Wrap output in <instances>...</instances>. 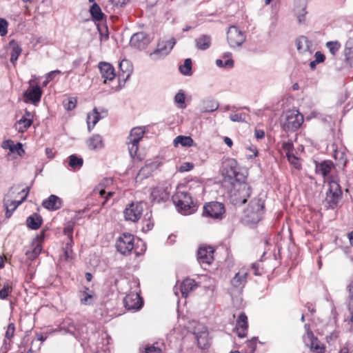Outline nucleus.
Returning a JSON list of instances; mask_svg holds the SVG:
<instances>
[{"instance_id":"nucleus-5","label":"nucleus","mask_w":353,"mask_h":353,"mask_svg":"<svg viewBox=\"0 0 353 353\" xmlns=\"http://www.w3.org/2000/svg\"><path fill=\"white\" fill-rule=\"evenodd\" d=\"M303 122V116L297 110L288 111L285 119L281 121V126L285 132L295 131Z\"/></svg>"},{"instance_id":"nucleus-28","label":"nucleus","mask_w":353,"mask_h":353,"mask_svg":"<svg viewBox=\"0 0 353 353\" xmlns=\"http://www.w3.org/2000/svg\"><path fill=\"white\" fill-rule=\"evenodd\" d=\"M197 287L194 280L186 279L183 281L180 285V291L183 297L186 298L188 294Z\"/></svg>"},{"instance_id":"nucleus-41","label":"nucleus","mask_w":353,"mask_h":353,"mask_svg":"<svg viewBox=\"0 0 353 353\" xmlns=\"http://www.w3.org/2000/svg\"><path fill=\"white\" fill-rule=\"evenodd\" d=\"M90 12L94 21H101L104 17L101 8L95 3L91 6Z\"/></svg>"},{"instance_id":"nucleus-33","label":"nucleus","mask_w":353,"mask_h":353,"mask_svg":"<svg viewBox=\"0 0 353 353\" xmlns=\"http://www.w3.org/2000/svg\"><path fill=\"white\" fill-rule=\"evenodd\" d=\"M39 236H37V239H34V241L32 242V250L27 251L26 253L28 258L30 260H34V259H36L39 255L42 250V245L39 240ZM40 238L41 239L42 236H41Z\"/></svg>"},{"instance_id":"nucleus-55","label":"nucleus","mask_w":353,"mask_h":353,"mask_svg":"<svg viewBox=\"0 0 353 353\" xmlns=\"http://www.w3.org/2000/svg\"><path fill=\"white\" fill-rule=\"evenodd\" d=\"M194 168V164L190 162H185L181 165L179 167V172H188L192 170Z\"/></svg>"},{"instance_id":"nucleus-3","label":"nucleus","mask_w":353,"mask_h":353,"mask_svg":"<svg viewBox=\"0 0 353 353\" xmlns=\"http://www.w3.org/2000/svg\"><path fill=\"white\" fill-rule=\"evenodd\" d=\"M248 269L243 267L231 279L228 291L232 299L239 298L242 294L248 281Z\"/></svg>"},{"instance_id":"nucleus-29","label":"nucleus","mask_w":353,"mask_h":353,"mask_svg":"<svg viewBox=\"0 0 353 353\" xmlns=\"http://www.w3.org/2000/svg\"><path fill=\"white\" fill-rule=\"evenodd\" d=\"M212 43V38L210 35L202 34L195 39V46L198 50H206Z\"/></svg>"},{"instance_id":"nucleus-61","label":"nucleus","mask_w":353,"mask_h":353,"mask_svg":"<svg viewBox=\"0 0 353 353\" xmlns=\"http://www.w3.org/2000/svg\"><path fill=\"white\" fill-rule=\"evenodd\" d=\"M111 3L117 7H122L128 3L129 0H110Z\"/></svg>"},{"instance_id":"nucleus-24","label":"nucleus","mask_w":353,"mask_h":353,"mask_svg":"<svg viewBox=\"0 0 353 353\" xmlns=\"http://www.w3.org/2000/svg\"><path fill=\"white\" fill-rule=\"evenodd\" d=\"M42 205L47 210L55 211L61 208L62 201L59 196L51 194L48 199L43 201Z\"/></svg>"},{"instance_id":"nucleus-11","label":"nucleus","mask_w":353,"mask_h":353,"mask_svg":"<svg viewBox=\"0 0 353 353\" xmlns=\"http://www.w3.org/2000/svg\"><path fill=\"white\" fill-rule=\"evenodd\" d=\"M225 212L224 205L222 203L214 201L204 205L203 215L212 219H222Z\"/></svg>"},{"instance_id":"nucleus-57","label":"nucleus","mask_w":353,"mask_h":353,"mask_svg":"<svg viewBox=\"0 0 353 353\" xmlns=\"http://www.w3.org/2000/svg\"><path fill=\"white\" fill-rule=\"evenodd\" d=\"M314 58L315 62H318L319 63L323 62L325 59V55L319 51L316 52Z\"/></svg>"},{"instance_id":"nucleus-34","label":"nucleus","mask_w":353,"mask_h":353,"mask_svg":"<svg viewBox=\"0 0 353 353\" xmlns=\"http://www.w3.org/2000/svg\"><path fill=\"white\" fill-rule=\"evenodd\" d=\"M43 222L42 217L37 213L28 216L26 219V223L28 228L32 230H37L40 228Z\"/></svg>"},{"instance_id":"nucleus-1","label":"nucleus","mask_w":353,"mask_h":353,"mask_svg":"<svg viewBox=\"0 0 353 353\" xmlns=\"http://www.w3.org/2000/svg\"><path fill=\"white\" fill-rule=\"evenodd\" d=\"M223 175L225 181H228L238 194H236V203H245L251 194L250 186L245 183L246 175L240 172L237 161L234 159H228L223 163Z\"/></svg>"},{"instance_id":"nucleus-63","label":"nucleus","mask_w":353,"mask_h":353,"mask_svg":"<svg viewBox=\"0 0 353 353\" xmlns=\"http://www.w3.org/2000/svg\"><path fill=\"white\" fill-rule=\"evenodd\" d=\"M73 225L71 224H68L64 228V234L68 235L70 239H72V234L73 232Z\"/></svg>"},{"instance_id":"nucleus-23","label":"nucleus","mask_w":353,"mask_h":353,"mask_svg":"<svg viewBox=\"0 0 353 353\" xmlns=\"http://www.w3.org/2000/svg\"><path fill=\"white\" fill-rule=\"evenodd\" d=\"M194 334L197 340L199 347L201 349H205L208 345V333L207 328L201 325V329H196Z\"/></svg>"},{"instance_id":"nucleus-54","label":"nucleus","mask_w":353,"mask_h":353,"mask_svg":"<svg viewBox=\"0 0 353 353\" xmlns=\"http://www.w3.org/2000/svg\"><path fill=\"white\" fill-rule=\"evenodd\" d=\"M8 21L2 18H0V35L5 36L8 32Z\"/></svg>"},{"instance_id":"nucleus-51","label":"nucleus","mask_w":353,"mask_h":353,"mask_svg":"<svg viewBox=\"0 0 353 353\" xmlns=\"http://www.w3.org/2000/svg\"><path fill=\"white\" fill-rule=\"evenodd\" d=\"M77 99L75 97L69 98L68 100H65L63 102V107L68 111L72 110L77 105Z\"/></svg>"},{"instance_id":"nucleus-58","label":"nucleus","mask_w":353,"mask_h":353,"mask_svg":"<svg viewBox=\"0 0 353 353\" xmlns=\"http://www.w3.org/2000/svg\"><path fill=\"white\" fill-rule=\"evenodd\" d=\"M99 183L102 188L105 189L107 187L112 184V179L111 178H104Z\"/></svg>"},{"instance_id":"nucleus-8","label":"nucleus","mask_w":353,"mask_h":353,"mask_svg":"<svg viewBox=\"0 0 353 353\" xmlns=\"http://www.w3.org/2000/svg\"><path fill=\"white\" fill-rule=\"evenodd\" d=\"M35 81H29L28 88L23 92V101L26 103H32L37 105L41 101L43 91L39 85H34Z\"/></svg>"},{"instance_id":"nucleus-35","label":"nucleus","mask_w":353,"mask_h":353,"mask_svg":"<svg viewBox=\"0 0 353 353\" xmlns=\"http://www.w3.org/2000/svg\"><path fill=\"white\" fill-rule=\"evenodd\" d=\"M219 103L214 99H205L203 101L201 111L202 112H212L219 108Z\"/></svg>"},{"instance_id":"nucleus-10","label":"nucleus","mask_w":353,"mask_h":353,"mask_svg":"<svg viewBox=\"0 0 353 353\" xmlns=\"http://www.w3.org/2000/svg\"><path fill=\"white\" fill-rule=\"evenodd\" d=\"M134 247V237L130 233H123L117 240V250L123 255L129 254Z\"/></svg>"},{"instance_id":"nucleus-60","label":"nucleus","mask_w":353,"mask_h":353,"mask_svg":"<svg viewBox=\"0 0 353 353\" xmlns=\"http://www.w3.org/2000/svg\"><path fill=\"white\" fill-rule=\"evenodd\" d=\"M94 193H99L101 196L103 197L105 194V188H102V186L100 185V183H99L94 189L93 190Z\"/></svg>"},{"instance_id":"nucleus-48","label":"nucleus","mask_w":353,"mask_h":353,"mask_svg":"<svg viewBox=\"0 0 353 353\" xmlns=\"http://www.w3.org/2000/svg\"><path fill=\"white\" fill-rule=\"evenodd\" d=\"M12 292V287L9 282L3 284V288L0 290V299H6Z\"/></svg>"},{"instance_id":"nucleus-39","label":"nucleus","mask_w":353,"mask_h":353,"mask_svg":"<svg viewBox=\"0 0 353 353\" xmlns=\"http://www.w3.org/2000/svg\"><path fill=\"white\" fill-rule=\"evenodd\" d=\"M33 120L31 118L22 117L17 123V128L19 132H25L32 124Z\"/></svg>"},{"instance_id":"nucleus-7","label":"nucleus","mask_w":353,"mask_h":353,"mask_svg":"<svg viewBox=\"0 0 353 353\" xmlns=\"http://www.w3.org/2000/svg\"><path fill=\"white\" fill-rule=\"evenodd\" d=\"M328 189L326 192L325 201L332 208H335L342 198V190L339 181L332 179L327 182Z\"/></svg>"},{"instance_id":"nucleus-30","label":"nucleus","mask_w":353,"mask_h":353,"mask_svg":"<svg viewBox=\"0 0 353 353\" xmlns=\"http://www.w3.org/2000/svg\"><path fill=\"white\" fill-rule=\"evenodd\" d=\"M86 143L90 150H100L104 146L103 139L101 136L98 134L91 136L87 140Z\"/></svg>"},{"instance_id":"nucleus-38","label":"nucleus","mask_w":353,"mask_h":353,"mask_svg":"<svg viewBox=\"0 0 353 353\" xmlns=\"http://www.w3.org/2000/svg\"><path fill=\"white\" fill-rule=\"evenodd\" d=\"M68 165L73 170L80 169L83 164V159L77 157L76 154H71L68 157Z\"/></svg>"},{"instance_id":"nucleus-9","label":"nucleus","mask_w":353,"mask_h":353,"mask_svg":"<svg viewBox=\"0 0 353 353\" xmlns=\"http://www.w3.org/2000/svg\"><path fill=\"white\" fill-rule=\"evenodd\" d=\"M145 131L141 128H134L127 138V145L130 155L134 158L139 150V143L142 139Z\"/></svg>"},{"instance_id":"nucleus-13","label":"nucleus","mask_w":353,"mask_h":353,"mask_svg":"<svg viewBox=\"0 0 353 353\" xmlns=\"http://www.w3.org/2000/svg\"><path fill=\"white\" fill-rule=\"evenodd\" d=\"M143 210L142 202H133L129 204L123 212L125 219L132 222L137 221L142 215Z\"/></svg>"},{"instance_id":"nucleus-15","label":"nucleus","mask_w":353,"mask_h":353,"mask_svg":"<svg viewBox=\"0 0 353 353\" xmlns=\"http://www.w3.org/2000/svg\"><path fill=\"white\" fill-rule=\"evenodd\" d=\"M123 301L125 307L128 310H139L143 305V299L138 292H133L127 294Z\"/></svg>"},{"instance_id":"nucleus-49","label":"nucleus","mask_w":353,"mask_h":353,"mask_svg":"<svg viewBox=\"0 0 353 353\" xmlns=\"http://www.w3.org/2000/svg\"><path fill=\"white\" fill-rule=\"evenodd\" d=\"M185 96L182 90H179L174 97V102L178 104L179 108H184L185 105Z\"/></svg>"},{"instance_id":"nucleus-21","label":"nucleus","mask_w":353,"mask_h":353,"mask_svg":"<svg viewBox=\"0 0 353 353\" xmlns=\"http://www.w3.org/2000/svg\"><path fill=\"white\" fill-rule=\"evenodd\" d=\"M310 338H303V342L310 350L315 353H324L325 346L314 334H309Z\"/></svg>"},{"instance_id":"nucleus-37","label":"nucleus","mask_w":353,"mask_h":353,"mask_svg":"<svg viewBox=\"0 0 353 353\" xmlns=\"http://www.w3.org/2000/svg\"><path fill=\"white\" fill-rule=\"evenodd\" d=\"M194 143L193 139L189 137V136H182L179 135L177 136L174 139V145L175 146H178L179 145H181L182 146L185 147H190L192 146Z\"/></svg>"},{"instance_id":"nucleus-6","label":"nucleus","mask_w":353,"mask_h":353,"mask_svg":"<svg viewBox=\"0 0 353 353\" xmlns=\"http://www.w3.org/2000/svg\"><path fill=\"white\" fill-rule=\"evenodd\" d=\"M175 43L176 40L174 38L159 41L157 48L149 54L150 59L157 61L164 59L170 54Z\"/></svg>"},{"instance_id":"nucleus-22","label":"nucleus","mask_w":353,"mask_h":353,"mask_svg":"<svg viewBox=\"0 0 353 353\" xmlns=\"http://www.w3.org/2000/svg\"><path fill=\"white\" fill-rule=\"evenodd\" d=\"M248 327V317L245 313L241 312L236 320V332L240 338H244L246 336Z\"/></svg>"},{"instance_id":"nucleus-59","label":"nucleus","mask_w":353,"mask_h":353,"mask_svg":"<svg viewBox=\"0 0 353 353\" xmlns=\"http://www.w3.org/2000/svg\"><path fill=\"white\" fill-rule=\"evenodd\" d=\"M13 145H14V142L12 140L8 139V140H6V141H3L1 147L3 149H9V150L10 151V148L12 149Z\"/></svg>"},{"instance_id":"nucleus-40","label":"nucleus","mask_w":353,"mask_h":353,"mask_svg":"<svg viewBox=\"0 0 353 353\" xmlns=\"http://www.w3.org/2000/svg\"><path fill=\"white\" fill-rule=\"evenodd\" d=\"M14 331V324L13 323H9L5 334V339L3 340V344L2 346V349H4L5 352H7L8 350V347H7V339H11L13 337Z\"/></svg>"},{"instance_id":"nucleus-20","label":"nucleus","mask_w":353,"mask_h":353,"mask_svg":"<svg viewBox=\"0 0 353 353\" xmlns=\"http://www.w3.org/2000/svg\"><path fill=\"white\" fill-rule=\"evenodd\" d=\"M214 249L211 246L200 247L197 252V260L203 265H209L214 259Z\"/></svg>"},{"instance_id":"nucleus-12","label":"nucleus","mask_w":353,"mask_h":353,"mask_svg":"<svg viewBox=\"0 0 353 353\" xmlns=\"http://www.w3.org/2000/svg\"><path fill=\"white\" fill-rule=\"evenodd\" d=\"M245 40V33L235 26H231L227 32V41L231 48L241 46Z\"/></svg>"},{"instance_id":"nucleus-2","label":"nucleus","mask_w":353,"mask_h":353,"mask_svg":"<svg viewBox=\"0 0 353 353\" xmlns=\"http://www.w3.org/2000/svg\"><path fill=\"white\" fill-rule=\"evenodd\" d=\"M172 201L177 210L181 214L189 215L196 210V205L194 203L190 194L185 191H176L172 196Z\"/></svg>"},{"instance_id":"nucleus-4","label":"nucleus","mask_w":353,"mask_h":353,"mask_svg":"<svg viewBox=\"0 0 353 353\" xmlns=\"http://www.w3.org/2000/svg\"><path fill=\"white\" fill-rule=\"evenodd\" d=\"M264 201L261 198L252 199L245 210V221L252 224L260 221L264 214Z\"/></svg>"},{"instance_id":"nucleus-25","label":"nucleus","mask_w":353,"mask_h":353,"mask_svg":"<svg viewBox=\"0 0 353 353\" xmlns=\"http://www.w3.org/2000/svg\"><path fill=\"white\" fill-rule=\"evenodd\" d=\"M79 296L81 303L84 305H93L96 300L94 292L88 288H85L84 290H81Z\"/></svg>"},{"instance_id":"nucleus-42","label":"nucleus","mask_w":353,"mask_h":353,"mask_svg":"<svg viewBox=\"0 0 353 353\" xmlns=\"http://www.w3.org/2000/svg\"><path fill=\"white\" fill-rule=\"evenodd\" d=\"M29 191H30V188L28 187H27L21 190H19L20 192L24 193L23 196L21 199L20 201H10L9 199L10 208L12 212H14L17 208V207L20 204H21L22 202H23L26 200V199L29 193Z\"/></svg>"},{"instance_id":"nucleus-18","label":"nucleus","mask_w":353,"mask_h":353,"mask_svg":"<svg viewBox=\"0 0 353 353\" xmlns=\"http://www.w3.org/2000/svg\"><path fill=\"white\" fill-rule=\"evenodd\" d=\"M150 43V36L143 32L134 34L130 41L131 46L139 50L145 49Z\"/></svg>"},{"instance_id":"nucleus-27","label":"nucleus","mask_w":353,"mask_h":353,"mask_svg":"<svg viewBox=\"0 0 353 353\" xmlns=\"http://www.w3.org/2000/svg\"><path fill=\"white\" fill-rule=\"evenodd\" d=\"M296 46L298 51L300 53H304L307 52H309L310 54L312 53V44L306 37L301 36L297 38L296 40Z\"/></svg>"},{"instance_id":"nucleus-19","label":"nucleus","mask_w":353,"mask_h":353,"mask_svg":"<svg viewBox=\"0 0 353 353\" xmlns=\"http://www.w3.org/2000/svg\"><path fill=\"white\" fill-rule=\"evenodd\" d=\"M99 69L104 83L112 81L117 77L114 68L110 63L100 62Z\"/></svg>"},{"instance_id":"nucleus-62","label":"nucleus","mask_w":353,"mask_h":353,"mask_svg":"<svg viewBox=\"0 0 353 353\" xmlns=\"http://www.w3.org/2000/svg\"><path fill=\"white\" fill-rule=\"evenodd\" d=\"M61 72L59 70L51 71L46 74V79H48V80L52 81L55 78V77L57 74H61Z\"/></svg>"},{"instance_id":"nucleus-53","label":"nucleus","mask_w":353,"mask_h":353,"mask_svg":"<svg viewBox=\"0 0 353 353\" xmlns=\"http://www.w3.org/2000/svg\"><path fill=\"white\" fill-rule=\"evenodd\" d=\"M11 152H17L20 157L23 156L25 153V150L23 148V145L21 143H14L12 149L10 148Z\"/></svg>"},{"instance_id":"nucleus-26","label":"nucleus","mask_w":353,"mask_h":353,"mask_svg":"<svg viewBox=\"0 0 353 353\" xmlns=\"http://www.w3.org/2000/svg\"><path fill=\"white\" fill-rule=\"evenodd\" d=\"M103 117L101 115V113L98 111L97 108H94L91 113H89L87 116V125L88 130L90 132L95 125Z\"/></svg>"},{"instance_id":"nucleus-14","label":"nucleus","mask_w":353,"mask_h":353,"mask_svg":"<svg viewBox=\"0 0 353 353\" xmlns=\"http://www.w3.org/2000/svg\"><path fill=\"white\" fill-rule=\"evenodd\" d=\"M132 65L127 59H123L119 64V72L117 74L119 86L121 88L132 73Z\"/></svg>"},{"instance_id":"nucleus-56","label":"nucleus","mask_w":353,"mask_h":353,"mask_svg":"<svg viewBox=\"0 0 353 353\" xmlns=\"http://www.w3.org/2000/svg\"><path fill=\"white\" fill-rule=\"evenodd\" d=\"M145 353H162V350L159 347L152 345L145 348Z\"/></svg>"},{"instance_id":"nucleus-17","label":"nucleus","mask_w":353,"mask_h":353,"mask_svg":"<svg viewBox=\"0 0 353 353\" xmlns=\"http://www.w3.org/2000/svg\"><path fill=\"white\" fill-rule=\"evenodd\" d=\"M335 167L331 161H323L316 165V173L322 176L325 182H328L334 179L330 174L334 170Z\"/></svg>"},{"instance_id":"nucleus-47","label":"nucleus","mask_w":353,"mask_h":353,"mask_svg":"<svg viewBox=\"0 0 353 353\" xmlns=\"http://www.w3.org/2000/svg\"><path fill=\"white\" fill-rule=\"evenodd\" d=\"M286 157L289 163L293 165L295 169L299 170L301 168V164L299 159L293 153L287 152Z\"/></svg>"},{"instance_id":"nucleus-32","label":"nucleus","mask_w":353,"mask_h":353,"mask_svg":"<svg viewBox=\"0 0 353 353\" xmlns=\"http://www.w3.org/2000/svg\"><path fill=\"white\" fill-rule=\"evenodd\" d=\"M9 47L11 49L10 61L14 65L22 52V48L19 45L18 42L14 39L9 42Z\"/></svg>"},{"instance_id":"nucleus-52","label":"nucleus","mask_w":353,"mask_h":353,"mask_svg":"<svg viewBox=\"0 0 353 353\" xmlns=\"http://www.w3.org/2000/svg\"><path fill=\"white\" fill-rule=\"evenodd\" d=\"M247 116L248 114H246L245 113L232 114L230 115V119L233 122L247 123Z\"/></svg>"},{"instance_id":"nucleus-64","label":"nucleus","mask_w":353,"mask_h":353,"mask_svg":"<svg viewBox=\"0 0 353 353\" xmlns=\"http://www.w3.org/2000/svg\"><path fill=\"white\" fill-rule=\"evenodd\" d=\"M283 148L287 152L292 153L293 149V144L291 142H284L283 143Z\"/></svg>"},{"instance_id":"nucleus-46","label":"nucleus","mask_w":353,"mask_h":353,"mask_svg":"<svg viewBox=\"0 0 353 353\" xmlns=\"http://www.w3.org/2000/svg\"><path fill=\"white\" fill-rule=\"evenodd\" d=\"M334 159L337 161L338 164L345 168L347 163L346 155L344 152L336 150L334 154Z\"/></svg>"},{"instance_id":"nucleus-45","label":"nucleus","mask_w":353,"mask_h":353,"mask_svg":"<svg viewBox=\"0 0 353 353\" xmlns=\"http://www.w3.org/2000/svg\"><path fill=\"white\" fill-rule=\"evenodd\" d=\"M61 329L64 330L65 332L66 333L74 334L76 331V326L73 321H72L70 319H68L63 323Z\"/></svg>"},{"instance_id":"nucleus-43","label":"nucleus","mask_w":353,"mask_h":353,"mask_svg":"<svg viewBox=\"0 0 353 353\" xmlns=\"http://www.w3.org/2000/svg\"><path fill=\"white\" fill-rule=\"evenodd\" d=\"M325 47L332 55L335 56L341 48V44L338 41H331L325 43Z\"/></svg>"},{"instance_id":"nucleus-50","label":"nucleus","mask_w":353,"mask_h":353,"mask_svg":"<svg viewBox=\"0 0 353 353\" xmlns=\"http://www.w3.org/2000/svg\"><path fill=\"white\" fill-rule=\"evenodd\" d=\"M347 288L350 294L349 310L351 313V321L353 322V279L348 285Z\"/></svg>"},{"instance_id":"nucleus-31","label":"nucleus","mask_w":353,"mask_h":353,"mask_svg":"<svg viewBox=\"0 0 353 353\" xmlns=\"http://www.w3.org/2000/svg\"><path fill=\"white\" fill-rule=\"evenodd\" d=\"M14 193L19 194V188L18 186H13L10 188V189L8 191V193L5 195V197L3 199V206L6 209V218H10L13 212L10 210V205H9V199L8 197H12Z\"/></svg>"},{"instance_id":"nucleus-36","label":"nucleus","mask_w":353,"mask_h":353,"mask_svg":"<svg viewBox=\"0 0 353 353\" xmlns=\"http://www.w3.org/2000/svg\"><path fill=\"white\" fill-rule=\"evenodd\" d=\"M344 55L345 61L350 65H353V37L350 38L345 46Z\"/></svg>"},{"instance_id":"nucleus-44","label":"nucleus","mask_w":353,"mask_h":353,"mask_svg":"<svg viewBox=\"0 0 353 353\" xmlns=\"http://www.w3.org/2000/svg\"><path fill=\"white\" fill-rule=\"evenodd\" d=\"M179 70L181 73L183 74V75H192V60L190 59H186L184 61L183 64L179 66Z\"/></svg>"},{"instance_id":"nucleus-16","label":"nucleus","mask_w":353,"mask_h":353,"mask_svg":"<svg viewBox=\"0 0 353 353\" xmlns=\"http://www.w3.org/2000/svg\"><path fill=\"white\" fill-rule=\"evenodd\" d=\"M170 195L168 188L163 185H159L152 189L150 199L152 203H161L166 201Z\"/></svg>"}]
</instances>
